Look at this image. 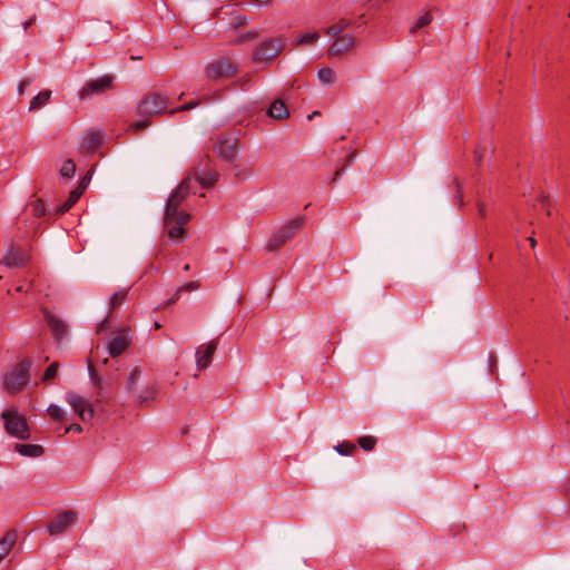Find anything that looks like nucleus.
Masks as SVG:
<instances>
[{"mask_svg": "<svg viewBox=\"0 0 570 570\" xmlns=\"http://www.w3.org/2000/svg\"><path fill=\"white\" fill-rule=\"evenodd\" d=\"M345 169V166L341 167L340 169H337L335 173H334V177L332 179V181H335L341 175L342 173L344 171Z\"/></svg>", "mask_w": 570, "mask_h": 570, "instance_id": "5fc2aeb1", "label": "nucleus"}, {"mask_svg": "<svg viewBox=\"0 0 570 570\" xmlns=\"http://www.w3.org/2000/svg\"><path fill=\"white\" fill-rule=\"evenodd\" d=\"M45 320L55 338L61 340L66 335L67 327L65 323L61 320H59L53 313H51L48 309H45Z\"/></svg>", "mask_w": 570, "mask_h": 570, "instance_id": "dca6fc26", "label": "nucleus"}, {"mask_svg": "<svg viewBox=\"0 0 570 570\" xmlns=\"http://www.w3.org/2000/svg\"><path fill=\"white\" fill-rule=\"evenodd\" d=\"M58 368H59V363L58 362L51 363L46 368V371H45V373L42 375V381L43 382H48V381L53 380L56 377V375H57Z\"/></svg>", "mask_w": 570, "mask_h": 570, "instance_id": "4c0bfd02", "label": "nucleus"}, {"mask_svg": "<svg viewBox=\"0 0 570 570\" xmlns=\"http://www.w3.org/2000/svg\"><path fill=\"white\" fill-rule=\"evenodd\" d=\"M140 373H141V372H140V368H139L138 366H136V367L131 371V373L129 374V376H128V379H127V384H126V386H127V389H128L129 391H132V390H134V385H135V383H136V380L139 377Z\"/></svg>", "mask_w": 570, "mask_h": 570, "instance_id": "a19ab883", "label": "nucleus"}, {"mask_svg": "<svg viewBox=\"0 0 570 570\" xmlns=\"http://www.w3.org/2000/svg\"><path fill=\"white\" fill-rule=\"evenodd\" d=\"M27 259L21 249H16L13 246L10 247L8 254L0 261V264H4L8 267L20 268L23 267Z\"/></svg>", "mask_w": 570, "mask_h": 570, "instance_id": "f3484780", "label": "nucleus"}, {"mask_svg": "<svg viewBox=\"0 0 570 570\" xmlns=\"http://www.w3.org/2000/svg\"><path fill=\"white\" fill-rule=\"evenodd\" d=\"M196 180L199 183V185L203 188H212L216 185L219 178V174L216 170L213 171H205L202 175H199L197 171L195 173Z\"/></svg>", "mask_w": 570, "mask_h": 570, "instance_id": "4be33fe9", "label": "nucleus"}, {"mask_svg": "<svg viewBox=\"0 0 570 570\" xmlns=\"http://www.w3.org/2000/svg\"><path fill=\"white\" fill-rule=\"evenodd\" d=\"M190 220V215L186 212L177 210L170 219L167 220V209H165L164 224L170 238H180L185 234L184 225Z\"/></svg>", "mask_w": 570, "mask_h": 570, "instance_id": "6e6552de", "label": "nucleus"}, {"mask_svg": "<svg viewBox=\"0 0 570 570\" xmlns=\"http://www.w3.org/2000/svg\"><path fill=\"white\" fill-rule=\"evenodd\" d=\"M17 532L16 530H9L6 532L3 538L0 540V562L9 554L12 547L17 541Z\"/></svg>", "mask_w": 570, "mask_h": 570, "instance_id": "aec40b11", "label": "nucleus"}, {"mask_svg": "<svg viewBox=\"0 0 570 570\" xmlns=\"http://www.w3.org/2000/svg\"><path fill=\"white\" fill-rule=\"evenodd\" d=\"M317 32H306L302 33L296 38L297 45H306V43H313L318 39Z\"/></svg>", "mask_w": 570, "mask_h": 570, "instance_id": "e433bc0d", "label": "nucleus"}, {"mask_svg": "<svg viewBox=\"0 0 570 570\" xmlns=\"http://www.w3.org/2000/svg\"><path fill=\"white\" fill-rule=\"evenodd\" d=\"M266 114L268 117L276 119V120L287 119L289 117L288 107L285 104V101L281 98L275 99L271 104Z\"/></svg>", "mask_w": 570, "mask_h": 570, "instance_id": "a211bd4d", "label": "nucleus"}, {"mask_svg": "<svg viewBox=\"0 0 570 570\" xmlns=\"http://www.w3.org/2000/svg\"><path fill=\"white\" fill-rule=\"evenodd\" d=\"M478 212L481 217H485V206L483 203H478Z\"/></svg>", "mask_w": 570, "mask_h": 570, "instance_id": "3c124183", "label": "nucleus"}, {"mask_svg": "<svg viewBox=\"0 0 570 570\" xmlns=\"http://www.w3.org/2000/svg\"><path fill=\"white\" fill-rule=\"evenodd\" d=\"M285 47V39L271 37L255 49L253 53V61L269 66L283 52Z\"/></svg>", "mask_w": 570, "mask_h": 570, "instance_id": "7ed1b4c3", "label": "nucleus"}, {"mask_svg": "<svg viewBox=\"0 0 570 570\" xmlns=\"http://www.w3.org/2000/svg\"><path fill=\"white\" fill-rule=\"evenodd\" d=\"M189 432V429L187 425H185L183 429H181V434L185 435Z\"/></svg>", "mask_w": 570, "mask_h": 570, "instance_id": "680f3d73", "label": "nucleus"}, {"mask_svg": "<svg viewBox=\"0 0 570 570\" xmlns=\"http://www.w3.org/2000/svg\"><path fill=\"white\" fill-rule=\"evenodd\" d=\"M453 184L455 185V193H456L455 197L458 198L460 206H462L463 205L462 184L458 178H455L453 180Z\"/></svg>", "mask_w": 570, "mask_h": 570, "instance_id": "c03bdc74", "label": "nucleus"}, {"mask_svg": "<svg viewBox=\"0 0 570 570\" xmlns=\"http://www.w3.org/2000/svg\"><path fill=\"white\" fill-rule=\"evenodd\" d=\"M77 520V512L73 510H67L56 515L48 525V532L50 535H58L63 533L71 524Z\"/></svg>", "mask_w": 570, "mask_h": 570, "instance_id": "1a4fd4ad", "label": "nucleus"}, {"mask_svg": "<svg viewBox=\"0 0 570 570\" xmlns=\"http://www.w3.org/2000/svg\"><path fill=\"white\" fill-rule=\"evenodd\" d=\"M71 191H72L73 194H76V197H77V198H80V197L83 195V193H85L86 190H85L83 188H80V187H78V186H77V187H76L75 189H72Z\"/></svg>", "mask_w": 570, "mask_h": 570, "instance_id": "603ef678", "label": "nucleus"}, {"mask_svg": "<svg viewBox=\"0 0 570 570\" xmlns=\"http://www.w3.org/2000/svg\"><path fill=\"white\" fill-rule=\"evenodd\" d=\"M258 36H259V33L257 30H249L246 33L238 36V38L235 40V43L236 45L244 43L246 41L254 40V39L258 38Z\"/></svg>", "mask_w": 570, "mask_h": 570, "instance_id": "58836bf2", "label": "nucleus"}, {"mask_svg": "<svg viewBox=\"0 0 570 570\" xmlns=\"http://www.w3.org/2000/svg\"><path fill=\"white\" fill-rule=\"evenodd\" d=\"M88 373H89L92 385L98 390H102L104 389L102 376L97 372V370L90 358L88 360Z\"/></svg>", "mask_w": 570, "mask_h": 570, "instance_id": "b1692460", "label": "nucleus"}, {"mask_svg": "<svg viewBox=\"0 0 570 570\" xmlns=\"http://www.w3.org/2000/svg\"><path fill=\"white\" fill-rule=\"evenodd\" d=\"M47 413L56 422L62 423L66 421L62 410L56 404H50L47 409Z\"/></svg>", "mask_w": 570, "mask_h": 570, "instance_id": "c756f323", "label": "nucleus"}, {"mask_svg": "<svg viewBox=\"0 0 570 570\" xmlns=\"http://www.w3.org/2000/svg\"><path fill=\"white\" fill-rule=\"evenodd\" d=\"M184 271H189V265H188V264H186V265L184 266Z\"/></svg>", "mask_w": 570, "mask_h": 570, "instance_id": "69168bd1", "label": "nucleus"}, {"mask_svg": "<svg viewBox=\"0 0 570 570\" xmlns=\"http://www.w3.org/2000/svg\"><path fill=\"white\" fill-rule=\"evenodd\" d=\"M77 432V433H81L82 432V426L78 423H71L67 429H66V432Z\"/></svg>", "mask_w": 570, "mask_h": 570, "instance_id": "09e8293b", "label": "nucleus"}, {"mask_svg": "<svg viewBox=\"0 0 570 570\" xmlns=\"http://www.w3.org/2000/svg\"><path fill=\"white\" fill-rule=\"evenodd\" d=\"M198 105H199L198 100L197 101H190L188 104H185L181 107H178V108H175V109L170 110V114H174V112H177V111H183V110H190V109L195 108Z\"/></svg>", "mask_w": 570, "mask_h": 570, "instance_id": "49530a36", "label": "nucleus"}, {"mask_svg": "<svg viewBox=\"0 0 570 570\" xmlns=\"http://www.w3.org/2000/svg\"><path fill=\"white\" fill-rule=\"evenodd\" d=\"M27 86V81L26 80H22L19 86H18V90L20 94H23L24 91V87Z\"/></svg>", "mask_w": 570, "mask_h": 570, "instance_id": "13d9d810", "label": "nucleus"}, {"mask_svg": "<svg viewBox=\"0 0 570 570\" xmlns=\"http://www.w3.org/2000/svg\"><path fill=\"white\" fill-rule=\"evenodd\" d=\"M317 77L324 83H332L334 80V71L330 67H323L317 71Z\"/></svg>", "mask_w": 570, "mask_h": 570, "instance_id": "473e14b6", "label": "nucleus"}, {"mask_svg": "<svg viewBox=\"0 0 570 570\" xmlns=\"http://www.w3.org/2000/svg\"><path fill=\"white\" fill-rule=\"evenodd\" d=\"M6 432L20 440L30 439V429L24 415L17 409H7L1 413Z\"/></svg>", "mask_w": 570, "mask_h": 570, "instance_id": "f03ea898", "label": "nucleus"}, {"mask_svg": "<svg viewBox=\"0 0 570 570\" xmlns=\"http://www.w3.org/2000/svg\"><path fill=\"white\" fill-rule=\"evenodd\" d=\"M127 295H128L127 289H120V291H117L116 293H114L110 298V311H114L117 307H119L126 299Z\"/></svg>", "mask_w": 570, "mask_h": 570, "instance_id": "cd10ccee", "label": "nucleus"}, {"mask_svg": "<svg viewBox=\"0 0 570 570\" xmlns=\"http://www.w3.org/2000/svg\"><path fill=\"white\" fill-rule=\"evenodd\" d=\"M355 43V38L352 35L337 36L334 42L327 50L328 56H341L348 51Z\"/></svg>", "mask_w": 570, "mask_h": 570, "instance_id": "4468645a", "label": "nucleus"}, {"mask_svg": "<svg viewBox=\"0 0 570 570\" xmlns=\"http://www.w3.org/2000/svg\"><path fill=\"white\" fill-rule=\"evenodd\" d=\"M237 139L232 140L229 138L219 140L218 144L215 146V151L217 156L224 161L233 163L237 156Z\"/></svg>", "mask_w": 570, "mask_h": 570, "instance_id": "ddd939ff", "label": "nucleus"}, {"mask_svg": "<svg viewBox=\"0 0 570 570\" xmlns=\"http://www.w3.org/2000/svg\"><path fill=\"white\" fill-rule=\"evenodd\" d=\"M495 363H497L495 356L491 355L490 360H489V365H490V370H491L492 373H493V367L495 366Z\"/></svg>", "mask_w": 570, "mask_h": 570, "instance_id": "6e6d98bb", "label": "nucleus"}, {"mask_svg": "<svg viewBox=\"0 0 570 570\" xmlns=\"http://www.w3.org/2000/svg\"><path fill=\"white\" fill-rule=\"evenodd\" d=\"M90 179H91V170L87 171V174L79 179L77 186L80 188H83L86 190L90 183Z\"/></svg>", "mask_w": 570, "mask_h": 570, "instance_id": "a18cd8bd", "label": "nucleus"}, {"mask_svg": "<svg viewBox=\"0 0 570 570\" xmlns=\"http://www.w3.org/2000/svg\"><path fill=\"white\" fill-rule=\"evenodd\" d=\"M191 183H193V180H191L190 176L185 177L179 183L177 188L170 194V196H169V198L167 200V204H166L167 220L170 219V217L174 214H177V210H178L179 206L181 205V203L190 194V191H191Z\"/></svg>", "mask_w": 570, "mask_h": 570, "instance_id": "423d86ee", "label": "nucleus"}, {"mask_svg": "<svg viewBox=\"0 0 570 570\" xmlns=\"http://www.w3.org/2000/svg\"><path fill=\"white\" fill-rule=\"evenodd\" d=\"M245 24H247V18H246V16H244V14H238V13H237V14H235V16L232 18L230 22H229V26H230V28H232V29H237V28L243 27V26H245Z\"/></svg>", "mask_w": 570, "mask_h": 570, "instance_id": "ea45409f", "label": "nucleus"}, {"mask_svg": "<svg viewBox=\"0 0 570 570\" xmlns=\"http://www.w3.org/2000/svg\"><path fill=\"white\" fill-rule=\"evenodd\" d=\"M377 440L372 435L361 436L357 443L364 451H372L376 445Z\"/></svg>", "mask_w": 570, "mask_h": 570, "instance_id": "7c9ffc66", "label": "nucleus"}, {"mask_svg": "<svg viewBox=\"0 0 570 570\" xmlns=\"http://www.w3.org/2000/svg\"><path fill=\"white\" fill-rule=\"evenodd\" d=\"M31 361L24 357L8 370L3 375L2 389L10 395H16L23 391L31 379Z\"/></svg>", "mask_w": 570, "mask_h": 570, "instance_id": "f257e3e1", "label": "nucleus"}, {"mask_svg": "<svg viewBox=\"0 0 570 570\" xmlns=\"http://www.w3.org/2000/svg\"><path fill=\"white\" fill-rule=\"evenodd\" d=\"M487 151L485 146L478 145L474 149V160L478 165L481 164L484 153Z\"/></svg>", "mask_w": 570, "mask_h": 570, "instance_id": "37998d69", "label": "nucleus"}, {"mask_svg": "<svg viewBox=\"0 0 570 570\" xmlns=\"http://www.w3.org/2000/svg\"><path fill=\"white\" fill-rule=\"evenodd\" d=\"M200 287V283L197 282V281H191L187 284H185L184 286H180L178 287V293H181V292H191V291H195V289H198Z\"/></svg>", "mask_w": 570, "mask_h": 570, "instance_id": "79ce46f5", "label": "nucleus"}, {"mask_svg": "<svg viewBox=\"0 0 570 570\" xmlns=\"http://www.w3.org/2000/svg\"><path fill=\"white\" fill-rule=\"evenodd\" d=\"M36 18L32 17L30 18L29 20H27L24 23H23V28L24 30H27L33 22H35Z\"/></svg>", "mask_w": 570, "mask_h": 570, "instance_id": "4d7b16f0", "label": "nucleus"}, {"mask_svg": "<svg viewBox=\"0 0 570 570\" xmlns=\"http://www.w3.org/2000/svg\"><path fill=\"white\" fill-rule=\"evenodd\" d=\"M75 171H76L75 161L72 159H67L60 169V175L62 177L71 178L75 175Z\"/></svg>", "mask_w": 570, "mask_h": 570, "instance_id": "72a5a7b5", "label": "nucleus"}, {"mask_svg": "<svg viewBox=\"0 0 570 570\" xmlns=\"http://www.w3.org/2000/svg\"><path fill=\"white\" fill-rule=\"evenodd\" d=\"M179 296H180V293H178V289L175 292V294L169 297L165 303H164V307H168L173 304H175L178 299H179Z\"/></svg>", "mask_w": 570, "mask_h": 570, "instance_id": "de8ad7c7", "label": "nucleus"}, {"mask_svg": "<svg viewBox=\"0 0 570 570\" xmlns=\"http://www.w3.org/2000/svg\"><path fill=\"white\" fill-rule=\"evenodd\" d=\"M144 117H145L144 120L135 121V122L129 125V129L134 134H138L139 131H141L145 128H147L148 126H150L153 118H149L148 116H144Z\"/></svg>", "mask_w": 570, "mask_h": 570, "instance_id": "f704fd0d", "label": "nucleus"}, {"mask_svg": "<svg viewBox=\"0 0 570 570\" xmlns=\"http://www.w3.org/2000/svg\"><path fill=\"white\" fill-rule=\"evenodd\" d=\"M31 213L35 217H42L46 215V205L41 198L36 199L29 204Z\"/></svg>", "mask_w": 570, "mask_h": 570, "instance_id": "c85d7f7f", "label": "nucleus"}, {"mask_svg": "<svg viewBox=\"0 0 570 570\" xmlns=\"http://www.w3.org/2000/svg\"><path fill=\"white\" fill-rule=\"evenodd\" d=\"M431 21H432V16H431V12L428 11L422 17H420L417 19V21L415 22V24L413 27H411L410 32L415 33L421 28L430 24Z\"/></svg>", "mask_w": 570, "mask_h": 570, "instance_id": "2f4dec72", "label": "nucleus"}, {"mask_svg": "<svg viewBox=\"0 0 570 570\" xmlns=\"http://www.w3.org/2000/svg\"><path fill=\"white\" fill-rule=\"evenodd\" d=\"M204 160L206 161V166L208 167V165L210 164V157L208 155L205 156Z\"/></svg>", "mask_w": 570, "mask_h": 570, "instance_id": "e2e57ef3", "label": "nucleus"}, {"mask_svg": "<svg viewBox=\"0 0 570 570\" xmlns=\"http://www.w3.org/2000/svg\"><path fill=\"white\" fill-rule=\"evenodd\" d=\"M233 171L234 177L240 181L248 179L253 175L252 167H242L240 165H234Z\"/></svg>", "mask_w": 570, "mask_h": 570, "instance_id": "bb28decb", "label": "nucleus"}, {"mask_svg": "<svg viewBox=\"0 0 570 570\" xmlns=\"http://www.w3.org/2000/svg\"><path fill=\"white\" fill-rule=\"evenodd\" d=\"M114 77L111 75H105L97 79H91L86 82V85L80 90V97H87L92 94L105 92L106 90L112 88Z\"/></svg>", "mask_w": 570, "mask_h": 570, "instance_id": "9b49d317", "label": "nucleus"}, {"mask_svg": "<svg viewBox=\"0 0 570 570\" xmlns=\"http://www.w3.org/2000/svg\"><path fill=\"white\" fill-rule=\"evenodd\" d=\"M317 116H321V112L320 111H314L313 114H311L308 116V119H313L314 117H317Z\"/></svg>", "mask_w": 570, "mask_h": 570, "instance_id": "052dcab7", "label": "nucleus"}, {"mask_svg": "<svg viewBox=\"0 0 570 570\" xmlns=\"http://www.w3.org/2000/svg\"><path fill=\"white\" fill-rule=\"evenodd\" d=\"M14 450L23 455L29 458H38L41 456L45 453L43 446L39 444H23V443H17L14 445Z\"/></svg>", "mask_w": 570, "mask_h": 570, "instance_id": "412c9836", "label": "nucleus"}, {"mask_svg": "<svg viewBox=\"0 0 570 570\" xmlns=\"http://www.w3.org/2000/svg\"><path fill=\"white\" fill-rule=\"evenodd\" d=\"M336 451L342 455H351L356 451L354 443L345 441L336 446Z\"/></svg>", "mask_w": 570, "mask_h": 570, "instance_id": "c9c22d12", "label": "nucleus"}, {"mask_svg": "<svg viewBox=\"0 0 570 570\" xmlns=\"http://www.w3.org/2000/svg\"><path fill=\"white\" fill-rule=\"evenodd\" d=\"M67 401L69 402L73 411L78 414L80 420L86 422L87 416H85V410L89 404L88 401L73 392L67 394Z\"/></svg>", "mask_w": 570, "mask_h": 570, "instance_id": "6ab92c4d", "label": "nucleus"}, {"mask_svg": "<svg viewBox=\"0 0 570 570\" xmlns=\"http://www.w3.org/2000/svg\"><path fill=\"white\" fill-rule=\"evenodd\" d=\"M219 337L212 340L207 344L200 345L196 351V365L198 370L207 368L213 360V355L217 350Z\"/></svg>", "mask_w": 570, "mask_h": 570, "instance_id": "f8f14e48", "label": "nucleus"}, {"mask_svg": "<svg viewBox=\"0 0 570 570\" xmlns=\"http://www.w3.org/2000/svg\"><path fill=\"white\" fill-rule=\"evenodd\" d=\"M237 67L227 58H219L207 65L206 76L209 79L218 80L223 78H232L237 75Z\"/></svg>", "mask_w": 570, "mask_h": 570, "instance_id": "0eeeda50", "label": "nucleus"}, {"mask_svg": "<svg viewBox=\"0 0 570 570\" xmlns=\"http://www.w3.org/2000/svg\"><path fill=\"white\" fill-rule=\"evenodd\" d=\"M50 97H51V90L45 89V90L40 91L37 96H35L31 99L29 109L33 110V109H38V108L45 106L50 100Z\"/></svg>", "mask_w": 570, "mask_h": 570, "instance_id": "5701e85b", "label": "nucleus"}, {"mask_svg": "<svg viewBox=\"0 0 570 570\" xmlns=\"http://www.w3.org/2000/svg\"><path fill=\"white\" fill-rule=\"evenodd\" d=\"M527 240L530 243V246H531L532 248H534V247H535V245H537V240H535L533 237H528V238H527Z\"/></svg>", "mask_w": 570, "mask_h": 570, "instance_id": "bf43d9fd", "label": "nucleus"}, {"mask_svg": "<svg viewBox=\"0 0 570 570\" xmlns=\"http://www.w3.org/2000/svg\"><path fill=\"white\" fill-rule=\"evenodd\" d=\"M167 97L160 94H149L141 98L137 105V114L139 116H148L149 118L160 116L167 111Z\"/></svg>", "mask_w": 570, "mask_h": 570, "instance_id": "20e7f679", "label": "nucleus"}, {"mask_svg": "<svg viewBox=\"0 0 570 570\" xmlns=\"http://www.w3.org/2000/svg\"><path fill=\"white\" fill-rule=\"evenodd\" d=\"M350 20L346 19V18H342L340 19L336 23L334 24H331L327 29H326V33L331 35V36H340V33L342 31H344L348 26H350Z\"/></svg>", "mask_w": 570, "mask_h": 570, "instance_id": "393cba45", "label": "nucleus"}, {"mask_svg": "<svg viewBox=\"0 0 570 570\" xmlns=\"http://www.w3.org/2000/svg\"><path fill=\"white\" fill-rule=\"evenodd\" d=\"M94 415H95L94 407L91 406V404H88L85 410V416H87L86 422L90 421L94 417Z\"/></svg>", "mask_w": 570, "mask_h": 570, "instance_id": "8fccbe9b", "label": "nucleus"}, {"mask_svg": "<svg viewBox=\"0 0 570 570\" xmlns=\"http://www.w3.org/2000/svg\"><path fill=\"white\" fill-rule=\"evenodd\" d=\"M154 327H155L156 330H159V328L161 327V325H160V323H159V322H155Z\"/></svg>", "mask_w": 570, "mask_h": 570, "instance_id": "0e129e2a", "label": "nucleus"}, {"mask_svg": "<svg viewBox=\"0 0 570 570\" xmlns=\"http://www.w3.org/2000/svg\"><path fill=\"white\" fill-rule=\"evenodd\" d=\"M79 200V198L76 197V194L72 191L69 193L68 198L65 200L63 204L57 207L56 214L57 215H63L65 213L69 212L70 208Z\"/></svg>", "mask_w": 570, "mask_h": 570, "instance_id": "a878e982", "label": "nucleus"}, {"mask_svg": "<svg viewBox=\"0 0 570 570\" xmlns=\"http://www.w3.org/2000/svg\"><path fill=\"white\" fill-rule=\"evenodd\" d=\"M108 322H109L108 317H106L105 320H102V321L100 322V324L98 325V331H104V330H106V328H107V326H108Z\"/></svg>", "mask_w": 570, "mask_h": 570, "instance_id": "864d4df0", "label": "nucleus"}, {"mask_svg": "<svg viewBox=\"0 0 570 570\" xmlns=\"http://www.w3.org/2000/svg\"><path fill=\"white\" fill-rule=\"evenodd\" d=\"M102 144V134L98 131H88L80 144L81 154L92 155Z\"/></svg>", "mask_w": 570, "mask_h": 570, "instance_id": "2eb2a0df", "label": "nucleus"}, {"mask_svg": "<svg viewBox=\"0 0 570 570\" xmlns=\"http://www.w3.org/2000/svg\"><path fill=\"white\" fill-rule=\"evenodd\" d=\"M304 224V216L295 217L288 222L287 225L281 227L276 234L266 244L268 252H275L279 249L285 243L291 239L294 234L302 228Z\"/></svg>", "mask_w": 570, "mask_h": 570, "instance_id": "39448f33", "label": "nucleus"}, {"mask_svg": "<svg viewBox=\"0 0 570 570\" xmlns=\"http://www.w3.org/2000/svg\"><path fill=\"white\" fill-rule=\"evenodd\" d=\"M130 328H124L116 333V335L108 343V353L111 357L121 355L130 345Z\"/></svg>", "mask_w": 570, "mask_h": 570, "instance_id": "9d476101", "label": "nucleus"}]
</instances>
